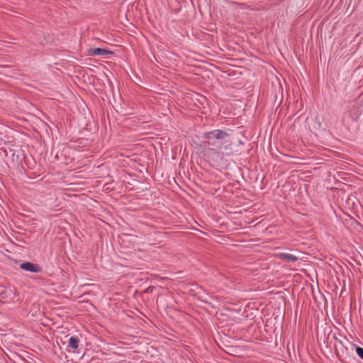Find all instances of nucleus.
<instances>
[{"label":"nucleus","mask_w":363,"mask_h":363,"mask_svg":"<svg viewBox=\"0 0 363 363\" xmlns=\"http://www.w3.org/2000/svg\"><path fill=\"white\" fill-rule=\"evenodd\" d=\"M204 155L209 160L219 164L223 160L225 153V151L220 150L217 147H207L205 148Z\"/></svg>","instance_id":"nucleus-2"},{"label":"nucleus","mask_w":363,"mask_h":363,"mask_svg":"<svg viewBox=\"0 0 363 363\" xmlns=\"http://www.w3.org/2000/svg\"><path fill=\"white\" fill-rule=\"evenodd\" d=\"M335 347L336 354L340 361H342V358H346L348 356V350L343 345L342 341L339 340L338 345H335Z\"/></svg>","instance_id":"nucleus-4"},{"label":"nucleus","mask_w":363,"mask_h":363,"mask_svg":"<svg viewBox=\"0 0 363 363\" xmlns=\"http://www.w3.org/2000/svg\"><path fill=\"white\" fill-rule=\"evenodd\" d=\"M239 143H240V144H243V143H242V140H240V141H239Z\"/></svg>","instance_id":"nucleus-9"},{"label":"nucleus","mask_w":363,"mask_h":363,"mask_svg":"<svg viewBox=\"0 0 363 363\" xmlns=\"http://www.w3.org/2000/svg\"><path fill=\"white\" fill-rule=\"evenodd\" d=\"M20 268L23 270L33 272V273H40L42 272V267L38 264L31 263L29 262H25L20 264Z\"/></svg>","instance_id":"nucleus-3"},{"label":"nucleus","mask_w":363,"mask_h":363,"mask_svg":"<svg viewBox=\"0 0 363 363\" xmlns=\"http://www.w3.org/2000/svg\"><path fill=\"white\" fill-rule=\"evenodd\" d=\"M80 340L77 336H72L69 339L68 347L73 350H77L79 348Z\"/></svg>","instance_id":"nucleus-7"},{"label":"nucleus","mask_w":363,"mask_h":363,"mask_svg":"<svg viewBox=\"0 0 363 363\" xmlns=\"http://www.w3.org/2000/svg\"><path fill=\"white\" fill-rule=\"evenodd\" d=\"M355 350H356V352L357 354V355L363 359V348L361 347H358L357 346L355 347Z\"/></svg>","instance_id":"nucleus-8"},{"label":"nucleus","mask_w":363,"mask_h":363,"mask_svg":"<svg viewBox=\"0 0 363 363\" xmlns=\"http://www.w3.org/2000/svg\"><path fill=\"white\" fill-rule=\"evenodd\" d=\"M277 257L279 259H281L287 262H295L298 259V258L294 255L284 252L277 254Z\"/></svg>","instance_id":"nucleus-6"},{"label":"nucleus","mask_w":363,"mask_h":363,"mask_svg":"<svg viewBox=\"0 0 363 363\" xmlns=\"http://www.w3.org/2000/svg\"><path fill=\"white\" fill-rule=\"evenodd\" d=\"M230 134L225 130L216 129L203 134V143L205 147H216L220 150L225 151V155H233L232 143L225 140Z\"/></svg>","instance_id":"nucleus-1"},{"label":"nucleus","mask_w":363,"mask_h":363,"mask_svg":"<svg viewBox=\"0 0 363 363\" xmlns=\"http://www.w3.org/2000/svg\"><path fill=\"white\" fill-rule=\"evenodd\" d=\"M108 54H112V52L100 48H90L88 50V55L89 56H96V55H106Z\"/></svg>","instance_id":"nucleus-5"}]
</instances>
